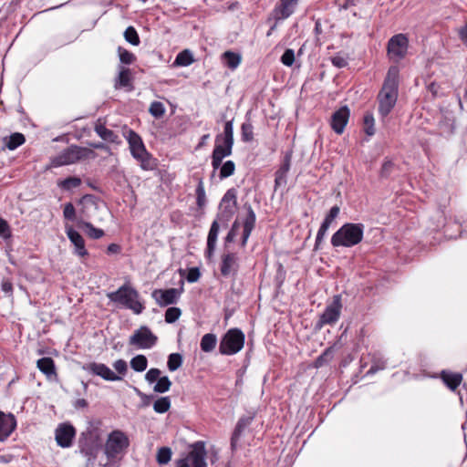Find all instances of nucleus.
Here are the masks:
<instances>
[{"instance_id":"obj_26","label":"nucleus","mask_w":467,"mask_h":467,"mask_svg":"<svg viewBox=\"0 0 467 467\" xmlns=\"http://www.w3.org/2000/svg\"><path fill=\"white\" fill-rule=\"evenodd\" d=\"M441 379L448 388H450L451 390H454L461 384L462 377L459 373L443 371L441 373Z\"/></svg>"},{"instance_id":"obj_63","label":"nucleus","mask_w":467,"mask_h":467,"mask_svg":"<svg viewBox=\"0 0 467 467\" xmlns=\"http://www.w3.org/2000/svg\"><path fill=\"white\" fill-rule=\"evenodd\" d=\"M385 368V364L382 363L381 365H372L370 368L368 369V373H375L379 369H383Z\"/></svg>"},{"instance_id":"obj_25","label":"nucleus","mask_w":467,"mask_h":467,"mask_svg":"<svg viewBox=\"0 0 467 467\" xmlns=\"http://www.w3.org/2000/svg\"><path fill=\"white\" fill-rule=\"evenodd\" d=\"M78 227L85 230L86 234L94 240L99 239L104 235V231L93 226L89 222L80 220L78 223Z\"/></svg>"},{"instance_id":"obj_24","label":"nucleus","mask_w":467,"mask_h":467,"mask_svg":"<svg viewBox=\"0 0 467 467\" xmlns=\"http://www.w3.org/2000/svg\"><path fill=\"white\" fill-rule=\"evenodd\" d=\"M37 368L47 376V379L57 377L54 360L51 358H42L36 362Z\"/></svg>"},{"instance_id":"obj_19","label":"nucleus","mask_w":467,"mask_h":467,"mask_svg":"<svg viewBox=\"0 0 467 467\" xmlns=\"http://www.w3.org/2000/svg\"><path fill=\"white\" fill-rule=\"evenodd\" d=\"M66 234L74 245V254L79 257L87 256L84 238L72 226H66Z\"/></svg>"},{"instance_id":"obj_59","label":"nucleus","mask_w":467,"mask_h":467,"mask_svg":"<svg viewBox=\"0 0 467 467\" xmlns=\"http://www.w3.org/2000/svg\"><path fill=\"white\" fill-rule=\"evenodd\" d=\"M458 34L463 44L467 45V23L458 29Z\"/></svg>"},{"instance_id":"obj_21","label":"nucleus","mask_w":467,"mask_h":467,"mask_svg":"<svg viewBox=\"0 0 467 467\" xmlns=\"http://www.w3.org/2000/svg\"><path fill=\"white\" fill-rule=\"evenodd\" d=\"M16 420L14 415L0 411V441H5L15 431Z\"/></svg>"},{"instance_id":"obj_6","label":"nucleus","mask_w":467,"mask_h":467,"mask_svg":"<svg viewBox=\"0 0 467 467\" xmlns=\"http://www.w3.org/2000/svg\"><path fill=\"white\" fill-rule=\"evenodd\" d=\"M94 157L95 153L92 150L71 145L51 159V166L57 168L70 165Z\"/></svg>"},{"instance_id":"obj_37","label":"nucleus","mask_w":467,"mask_h":467,"mask_svg":"<svg viewBox=\"0 0 467 467\" xmlns=\"http://www.w3.org/2000/svg\"><path fill=\"white\" fill-rule=\"evenodd\" d=\"M364 130L368 136L375 134V119L370 112H367L364 116Z\"/></svg>"},{"instance_id":"obj_12","label":"nucleus","mask_w":467,"mask_h":467,"mask_svg":"<svg viewBox=\"0 0 467 467\" xmlns=\"http://www.w3.org/2000/svg\"><path fill=\"white\" fill-rule=\"evenodd\" d=\"M409 40L404 34L393 36L388 43V54L393 60L399 61L402 59L408 50Z\"/></svg>"},{"instance_id":"obj_11","label":"nucleus","mask_w":467,"mask_h":467,"mask_svg":"<svg viewBox=\"0 0 467 467\" xmlns=\"http://www.w3.org/2000/svg\"><path fill=\"white\" fill-rule=\"evenodd\" d=\"M204 444L196 442L185 456L176 461V467H207Z\"/></svg>"},{"instance_id":"obj_36","label":"nucleus","mask_w":467,"mask_h":467,"mask_svg":"<svg viewBox=\"0 0 467 467\" xmlns=\"http://www.w3.org/2000/svg\"><path fill=\"white\" fill-rule=\"evenodd\" d=\"M171 386V381L167 376L160 377L155 384L153 390L158 393L167 392Z\"/></svg>"},{"instance_id":"obj_52","label":"nucleus","mask_w":467,"mask_h":467,"mask_svg":"<svg viewBox=\"0 0 467 467\" xmlns=\"http://www.w3.org/2000/svg\"><path fill=\"white\" fill-rule=\"evenodd\" d=\"M161 372L159 368H150L146 373L145 379L149 383H153L158 380V379L161 377Z\"/></svg>"},{"instance_id":"obj_45","label":"nucleus","mask_w":467,"mask_h":467,"mask_svg":"<svg viewBox=\"0 0 467 467\" xmlns=\"http://www.w3.org/2000/svg\"><path fill=\"white\" fill-rule=\"evenodd\" d=\"M118 53H119V60L123 64L130 65L135 60V56L131 52H130L129 50H127L123 47H119L118 48Z\"/></svg>"},{"instance_id":"obj_41","label":"nucleus","mask_w":467,"mask_h":467,"mask_svg":"<svg viewBox=\"0 0 467 467\" xmlns=\"http://www.w3.org/2000/svg\"><path fill=\"white\" fill-rule=\"evenodd\" d=\"M124 37L127 42L130 43L133 46H138L140 44V37L133 26H129L124 32Z\"/></svg>"},{"instance_id":"obj_33","label":"nucleus","mask_w":467,"mask_h":467,"mask_svg":"<svg viewBox=\"0 0 467 467\" xmlns=\"http://www.w3.org/2000/svg\"><path fill=\"white\" fill-rule=\"evenodd\" d=\"M148 360L144 355H137L130 360V367L137 372H142L147 368Z\"/></svg>"},{"instance_id":"obj_28","label":"nucleus","mask_w":467,"mask_h":467,"mask_svg":"<svg viewBox=\"0 0 467 467\" xmlns=\"http://www.w3.org/2000/svg\"><path fill=\"white\" fill-rule=\"evenodd\" d=\"M217 337L213 333H207L202 336L200 343L201 349L203 352H211L215 348Z\"/></svg>"},{"instance_id":"obj_20","label":"nucleus","mask_w":467,"mask_h":467,"mask_svg":"<svg viewBox=\"0 0 467 467\" xmlns=\"http://www.w3.org/2000/svg\"><path fill=\"white\" fill-rule=\"evenodd\" d=\"M298 0H280L274 9L275 19L277 21L288 18L296 10Z\"/></svg>"},{"instance_id":"obj_42","label":"nucleus","mask_w":467,"mask_h":467,"mask_svg":"<svg viewBox=\"0 0 467 467\" xmlns=\"http://www.w3.org/2000/svg\"><path fill=\"white\" fill-rule=\"evenodd\" d=\"M171 450L168 447H161L157 452V462L160 464H166L171 461Z\"/></svg>"},{"instance_id":"obj_50","label":"nucleus","mask_w":467,"mask_h":467,"mask_svg":"<svg viewBox=\"0 0 467 467\" xmlns=\"http://www.w3.org/2000/svg\"><path fill=\"white\" fill-rule=\"evenodd\" d=\"M241 223L238 220H235L232 225L231 230L229 231L228 234L225 237L226 243H232L234 242V238L238 234V231L240 229Z\"/></svg>"},{"instance_id":"obj_40","label":"nucleus","mask_w":467,"mask_h":467,"mask_svg":"<svg viewBox=\"0 0 467 467\" xmlns=\"http://www.w3.org/2000/svg\"><path fill=\"white\" fill-rule=\"evenodd\" d=\"M196 202L199 208H203L206 204V194L203 186V182L202 181L199 182L196 188Z\"/></svg>"},{"instance_id":"obj_14","label":"nucleus","mask_w":467,"mask_h":467,"mask_svg":"<svg viewBox=\"0 0 467 467\" xmlns=\"http://www.w3.org/2000/svg\"><path fill=\"white\" fill-rule=\"evenodd\" d=\"M82 368L85 371L92 375L99 376L107 381H119L122 379L121 377L118 376L107 365L103 363L90 362L85 364Z\"/></svg>"},{"instance_id":"obj_1","label":"nucleus","mask_w":467,"mask_h":467,"mask_svg":"<svg viewBox=\"0 0 467 467\" xmlns=\"http://www.w3.org/2000/svg\"><path fill=\"white\" fill-rule=\"evenodd\" d=\"M235 196L234 193H231V192L228 191L222 199L220 204V212L217 215V219L213 222L210 231L208 233L207 248L205 252L206 257L208 259H212L214 254L220 229L219 222H221L223 225H227V223L229 222V220L232 218L235 212Z\"/></svg>"},{"instance_id":"obj_58","label":"nucleus","mask_w":467,"mask_h":467,"mask_svg":"<svg viewBox=\"0 0 467 467\" xmlns=\"http://www.w3.org/2000/svg\"><path fill=\"white\" fill-rule=\"evenodd\" d=\"M1 288L5 294L11 295L13 291V285L9 280H3Z\"/></svg>"},{"instance_id":"obj_39","label":"nucleus","mask_w":467,"mask_h":467,"mask_svg":"<svg viewBox=\"0 0 467 467\" xmlns=\"http://www.w3.org/2000/svg\"><path fill=\"white\" fill-rule=\"evenodd\" d=\"M182 364V357L179 353H172L168 358L167 366L169 370L175 371Z\"/></svg>"},{"instance_id":"obj_29","label":"nucleus","mask_w":467,"mask_h":467,"mask_svg":"<svg viewBox=\"0 0 467 467\" xmlns=\"http://www.w3.org/2000/svg\"><path fill=\"white\" fill-rule=\"evenodd\" d=\"M194 62V58L192 53L185 49L180 52L173 62V65L176 67H188Z\"/></svg>"},{"instance_id":"obj_47","label":"nucleus","mask_w":467,"mask_h":467,"mask_svg":"<svg viewBox=\"0 0 467 467\" xmlns=\"http://www.w3.org/2000/svg\"><path fill=\"white\" fill-rule=\"evenodd\" d=\"M149 112L155 118H161L165 113L164 105L160 101H153L150 106Z\"/></svg>"},{"instance_id":"obj_38","label":"nucleus","mask_w":467,"mask_h":467,"mask_svg":"<svg viewBox=\"0 0 467 467\" xmlns=\"http://www.w3.org/2000/svg\"><path fill=\"white\" fill-rule=\"evenodd\" d=\"M235 164L233 161H227L220 166V178L225 179L234 173Z\"/></svg>"},{"instance_id":"obj_16","label":"nucleus","mask_w":467,"mask_h":467,"mask_svg":"<svg viewBox=\"0 0 467 467\" xmlns=\"http://www.w3.org/2000/svg\"><path fill=\"white\" fill-rule=\"evenodd\" d=\"M75 434L76 431L71 424L61 423L55 432L57 443L62 448H67L72 444Z\"/></svg>"},{"instance_id":"obj_61","label":"nucleus","mask_w":467,"mask_h":467,"mask_svg":"<svg viewBox=\"0 0 467 467\" xmlns=\"http://www.w3.org/2000/svg\"><path fill=\"white\" fill-rule=\"evenodd\" d=\"M108 254H118L120 252V246L117 244H110L107 248Z\"/></svg>"},{"instance_id":"obj_5","label":"nucleus","mask_w":467,"mask_h":467,"mask_svg":"<svg viewBox=\"0 0 467 467\" xmlns=\"http://www.w3.org/2000/svg\"><path fill=\"white\" fill-rule=\"evenodd\" d=\"M363 235L362 223H347L332 235L331 244L334 247H352L362 241Z\"/></svg>"},{"instance_id":"obj_23","label":"nucleus","mask_w":467,"mask_h":467,"mask_svg":"<svg viewBox=\"0 0 467 467\" xmlns=\"http://www.w3.org/2000/svg\"><path fill=\"white\" fill-rule=\"evenodd\" d=\"M291 165V153H286L282 165L275 172V189L286 184L287 173Z\"/></svg>"},{"instance_id":"obj_62","label":"nucleus","mask_w":467,"mask_h":467,"mask_svg":"<svg viewBox=\"0 0 467 467\" xmlns=\"http://www.w3.org/2000/svg\"><path fill=\"white\" fill-rule=\"evenodd\" d=\"M74 407L76 409H85L88 407V401L85 399H78L75 401Z\"/></svg>"},{"instance_id":"obj_32","label":"nucleus","mask_w":467,"mask_h":467,"mask_svg":"<svg viewBox=\"0 0 467 467\" xmlns=\"http://www.w3.org/2000/svg\"><path fill=\"white\" fill-rule=\"evenodd\" d=\"M224 64L231 69H235L241 63V56L232 51H226L223 54Z\"/></svg>"},{"instance_id":"obj_34","label":"nucleus","mask_w":467,"mask_h":467,"mask_svg":"<svg viewBox=\"0 0 467 467\" xmlns=\"http://www.w3.org/2000/svg\"><path fill=\"white\" fill-rule=\"evenodd\" d=\"M171 408V399L169 397H161L153 403V410L157 413H165Z\"/></svg>"},{"instance_id":"obj_30","label":"nucleus","mask_w":467,"mask_h":467,"mask_svg":"<svg viewBox=\"0 0 467 467\" xmlns=\"http://www.w3.org/2000/svg\"><path fill=\"white\" fill-rule=\"evenodd\" d=\"M130 71L129 68L121 67L116 79L115 87L117 88H130Z\"/></svg>"},{"instance_id":"obj_56","label":"nucleus","mask_w":467,"mask_h":467,"mask_svg":"<svg viewBox=\"0 0 467 467\" xmlns=\"http://www.w3.org/2000/svg\"><path fill=\"white\" fill-rule=\"evenodd\" d=\"M327 232V230L324 229L321 226L319 227L317 234V238H316L315 250L319 249L320 244L322 243L324 237L326 236Z\"/></svg>"},{"instance_id":"obj_10","label":"nucleus","mask_w":467,"mask_h":467,"mask_svg":"<svg viewBox=\"0 0 467 467\" xmlns=\"http://www.w3.org/2000/svg\"><path fill=\"white\" fill-rule=\"evenodd\" d=\"M342 299L340 295H335L332 301L326 306L316 324L317 329L325 326H334L339 319L342 311Z\"/></svg>"},{"instance_id":"obj_2","label":"nucleus","mask_w":467,"mask_h":467,"mask_svg":"<svg viewBox=\"0 0 467 467\" xmlns=\"http://www.w3.org/2000/svg\"><path fill=\"white\" fill-rule=\"evenodd\" d=\"M400 70L398 67H390L378 94L379 114L385 119L393 109L398 99Z\"/></svg>"},{"instance_id":"obj_7","label":"nucleus","mask_w":467,"mask_h":467,"mask_svg":"<svg viewBox=\"0 0 467 467\" xmlns=\"http://www.w3.org/2000/svg\"><path fill=\"white\" fill-rule=\"evenodd\" d=\"M124 137L128 140L132 157L140 163V167L143 170H151L153 165L150 155L147 151L140 136L135 131L129 130L124 133Z\"/></svg>"},{"instance_id":"obj_44","label":"nucleus","mask_w":467,"mask_h":467,"mask_svg":"<svg viewBox=\"0 0 467 467\" xmlns=\"http://www.w3.org/2000/svg\"><path fill=\"white\" fill-rule=\"evenodd\" d=\"M253 125L250 122H244L241 127L242 140L249 142L254 139Z\"/></svg>"},{"instance_id":"obj_48","label":"nucleus","mask_w":467,"mask_h":467,"mask_svg":"<svg viewBox=\"0 0 467 467\" xmlns=\"http://www.w3.org/2000/svg\"><path fill=\"white\" fill-rule=\"evenodd\" d=\"M112 366L117 372L116 374L121 378L128 372V364L124 359L114 361Z\"/></svg>"},{"instance_id":"obj_4","label":"nucleus","mask_w":467,"mask_h":467,"mask_svg":"<svg viewBox=\"0 0 467 467\" xmlns=\"http://www.w3.org/2000/svg\"><path fill=\"white\" fill-rule=\"evenodd\" d=\"M234 146V125L233 120L224 124L223 132L215 138V146L212 154V166L214 171L218 170L225 157L232 155Z\"/></svg>"},{"instance_id":"obj_15","label":"nucleus","mask_w":467,"mask_h":467,"mask_svg":"<svg viewBox=\"0 0 467 467\" xmlns=\"http://www.w3.org/2000/svg\"><path fill=\"white\" fill-rule=\"evenodd\" d=\"M181 291L177 288L155 289L151 293L152 298L160 306H166L177 303Z\"/></svg>"},{"instance_id":"obj_13","label":"nucleus","mask_w":467,"mask_h":467,"mask_svg":"<svg viewBox=\"0 0 467 467\" xmlns=\"http://www.w3.org/2000/svg\"><path fill=\"white\" fill-rule=\"evenodd\" d=\"M157 342V337L150 331L148 327L142 326L130 337V344L136 346L138 348H150Z\"/></svg>"},{"instance_id":"obj_55","label":"nucleus","mask_w":467,"mask_h":467,"mask_svg":"<svg viewBox=\"0 0 467 467\" xmlns=\"http://www.w3.org/2000/svg\"><path fill=\"white\" fill-rule=\"evenodd\" d=\"M339 212H340V209L338 206H333L330 210H329V213L327 214V216L325 217L324 220H326L327 222L332 223V222L338 216L339 214Z\"/></svg>"},{"instance_id":"obj_51","label":"nucleus","mask_w":467,"mask_h":467,"mask_svg":"<svg viewBox=\"0 0 467 467\" xmlns=\"http://www.w3.org/2000/svg\"><path fill=\"white\" fill-rule=\"evenodd\" d=\"M63 214L65 219L73 221L76 217V210L71 202H67L64 206Z\"/></svg>"},{"instance_id":"obj_35","label":"nucleus","mask_w":467,"mask_h":467,"mask_svg":"<svg viewBox=\"0 0 467 467\" xmlns=\"http://www.w3.org/2000/svg\"><path fill=\"white\" fill-rule=\"evenodd\" d=\"M81 184V179L78 177H68L57 182L58 187L63 190L70 191Z\"/></svg>"},{"instance_id":"obj_18","label":"nucleus","mask_w":467,"mask_h":467,"mask_svg":"<svg viewBox=\"0 0 467 467\" xmlns=\"http://www.w3.org/2000/svg\"><path fill=\"white\" fill-rule=\"evenodd\" d=\"M239 268L238 256L234 253L222 255L220 271L223 276L235 275Z\"/></svg>"},{"instance_id":"obj_9","label":"nucleus","mask_w":467,"mask_h":467,"mask_svg":"<svg viewBox=\"0 0 467 467\" xmlns=\"http://www.w3.org/2000/svg\"><path fill=\"white\" fill-rule=\"evenodd\" d=\"M130 445L129 437L121 431L116 430L109 434L105 444V454L109 459H115L123 454Z\"/></svg>"},{"instance_id":"obj_43","label":"nucleus","mask_w":467,"mask_h":467,"mask_svg":"<svg viewBox=\"0 0 467 467\" xmlns=\"http://www.w3.org/2000/svg\"><path fill=\"white\" fill-rule=\"evenodd\" d=\"M246 421L244 420H239L231 439V445L234 448L240 438L244 429L246 427Z\"/></svg>"},{"instance_id":"obj_60","label":"nucleus","mask_w":467,"mask_h":467,"mask_svg":"<svg viewBox=\"0 0 467 467\" xmlns=\"http://www.w3.org/2000/svg\"><path fill=\"white\" fill-rule=\"evenodd\" d=\"M134 389H135V392L137 393V395L142 400L143 406H148L150 404L151 396L144 394L137 388H135Z\"/></svg>"},{"instance_id":"obj_54","label":"nucleus","mask_w":467,"mask_h":467,"mask_svg":"<svg viewBox=\"0 0 467 467\" xmlns=\"http://www.w3.org/2000/svg\"><path fill=\"white\" fill-rule=\"evenodd\" d=\"M331 62L335 67H337L338 68L345 67L348 65L347 59L344 57L339 56V55L333 57L331 58Z\"/></svg>"},{"instance_id":"obj_17","label":"nucleus","mask_w":467,"mask_h":467,"mask_svg":"<svg viewBox=\"0 0 467 467\" xmlns=\"http://www.w3.org/2000/svg\"><path fill=\"white\" fill-rule=\"evenodd\" d=\"M349 115L350 112L347 106L341 107L333 113L330 125L337 134H342L344 132L345 127L348 122Z\"/></svg>"},{"instance_id":"obj_3","label":"nucleus","mask_w":467,"mask_h":467,"mask_svg":"<svg viewBox=\"0 0 467 467\" xmlns=\"http://www.w3.org/2000/svg\"><path fill=\"white\" fill-rule=\"evenodd\" d=\"M110 302L119 307L131 310L134 314L140 315L145 306L140 300L139 292L130 284H124L118 290L107 295Z\"/></svg>"},{"instance_id":"obj_8","label":"nucleus","mask_w":467,"mask_h":467,"mask_svg":"<svg viewBox=\"0 0 467 467\" xmlns=\"http://www.w3.org/2000/svg\"><path fill=\"white\" fill-rule=\"evenodd\" d=\"M244 334L240 329H229L220 341L219 352L226 356L238 353L244 348Z\"/></svg>"},{"instance_id":"obj_22","label":"nucleus","mask_w":467,"mask_h":467,"mask_svg":"<svg viewBox=\"0 0 467 467\" xmlns=\"http://www.w3.org/2000/svg\"><path fill=\"white\" fill-rule=\"evenodd\" d=\"M255 213L253 211L252 207L249 205L247 207V214L243 221V236H242V246H244L247 243V240L254 228L255 225Z\"/></svg>"},{"instance_id":"obj_49","label":"nucleus","mask_w":467,"mask_h":467,"mask_svg":"<svg viewBox=\"0 0 467 467\" xmlns=\"http://www.w3.org/2000/svg\"><path fill=\"white\" fill-rule=\"evenodd\" d=\"M281 62L287 67H291L295 62V52L293 49H286L281 57Z\"/></svg>"},{"instance_id":"obj_27","label":"nucleus","mask_w":467,"mask_h":467,"mask_svg":"<svg viewBox=\"0 0 467 467\" xmlns=\"http://www.w3.org/2000/svg\"><path fill=\"white\" fill-rule=\"evenodd\" d=\"M25 141V136L19 132L13 133L9 137H5L4 139L5 147L10 150H16V148L24 144Z\"/></svg>"},{"instance_id":"obj_46","label":"nucleus","mask_w":467,"mask_h":467,"mask_svg":"<svg viewBox=\"0 0 467 467\" xmlns=\"http://www.w3.org/2000/svg\"><path fill=\"white\" fill-rule=\"evenodd\" d=\"M182 315V311L178 307H169L165 312V321L169 324L174 323Z\"/></svg>"},{"instance_id":"obj_31","label":"nucleus","mask_w":467,"mask_h":467,"mask_svg":"<svg viewBox=\"0 0 467 467\" xmlns=\"http://www.w3.org/2000/svg\"><path fill=\"white\" fill-rule=\"evenodd\" d=\"M95 130L97 134L104 140L112 143L119 141V136L103 125H97Z\"/></svg>"},{"instance_id":"obj_53","label":"nucleus","mask_w":467,"mask_h":467,"mask_svg":"<svg viewBox=\"0 0 467 467\" xmlns=\"http://www.w3.org/2000/svg\"><path fill=\"white\" fill-rule=\"evenodd\" d=\"M10 228L7 222L0 218V236L4 239L10 237Z\"/></svg>"},{"instance_id":"obj_57","label":"nucleus","mask_w":467,"mask_h":467,"mask_svg":"<svg viewBox=\"0 0 467 467\" xmlns=\"http://www.w3.org/2000/svg\"><path fill=\"white\" fill-rule=\"evenodd\" d=\"M200 277V272L198 268H191L188 275H187V281L190 283L196 282Z\"/></svg>"},{"instance_id":"obj_64","label":"nucleus","mask_w":467,"mask_h":467,"mask_svg":"<svg viewBox=\"0 0 467 467\" xmlns=\"http://www.w3.org/2000/svg\"><path fill=\"white\" fill-rule=\"evenodd\" d=\"M210 138V135L209 134H204L202 136L201 140H200V142L199 144L197 145V149H200L202 148V146L205 145L207 140Z\"/></svg>"}]
</instances>
